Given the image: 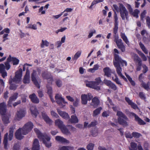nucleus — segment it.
Instances as JSON below:
<instances>
[{
	"instance_id": "f257e3e1",
	"label": "nucleus",
	"mask_w": 150,
	"mask_h": 150,
	"mask_svg": "<svg viewBox=\"0 0 150 150\" xmlns=\"http://www.w3.org/2000/svg\"><path fill=\"white\" fill-rule=\"evenodd\" d=\"M34 130L38 138L42 141L43 143L47 147L49 148L51 146V144L50 141V138L49 137L45 134H42L37 128L34 129Z\"/></svg>"
},
{
	"instance_id": "f03ea898",
	"label": "nucleus",
	"mask_w": 150,
	"mask_h": 150,
	"mask_svg": "<svg viewBox=\"0 0 150 150\" xmlns=\"http://www.w3.org/2000/svg\"><path fill=\"white\" fill-rule=\"evenodd\" d=\"M102 83L100 77H98L95 79V81H88L86 82V86L87 87L92 88L97 90H99L100 87L98 85Z\"/></svg>"
},
{
	"instance_id": "7ed1b4c3",
	"label": "nucleus",
	"mask_w": 150,
	"mask_h": 150,
	"mask_svg": "<svg viewBox=\"0 0 150 150\" xmlns=\"http://www.w3.org/2000/svg\"><path fill=\"white\" fill-rule=\"evenodd\" d=\"M120 13L121 17L122 19L124 20L126 19L128 20V12L125 7L122 4H119Z\"/></svg>"
},
{
	"instance_id": "20e7f679",
	"label": "nucleus",
	"mask_w": 150,
	"mask_h": 150,
	"mask_svg": "<svg viewBox=\"0 0 150 150\" xmlns=\"http://www.w3.org/2000/svg\"><path fill=\"white\" fill-rule=\"evenodd\" d=\"M10 62H8L7 59V61L4 63V65L3 64H0V73L2 75H7V73L5 69L8 70L10 68Z\"/></svg>"
},
{
	"instance_id": "39448f33",
	"label": "nucleus",
	"mask_w": 150,
	"mask_h": 150,
	"mask_svg": "<svg viewBox=\"0 0 150 150\" xmlns=\"http://www.w3.org/2000/svg\"><path fill=\"white\" fill-rule=\"evenodd\" d=\"M33 123L30 122L26 123L22 128V132L23 135H26L30 132L33 127Z\"/></svg>"
},
{
	"instance_id": "423d86ee",
	"label": "nucleus",
	"mask_w": 150,
	"mask_h": 150,
	"mask_svg": "<svg viewBox=\"0 0 150 150\" xmlns=\"http://www.w3.org/2000/svg\"><path fill=\"white\" fill-rule=\"evenodd\" d=\"M55 98L56 102L61 108H63L65 105L63 104H65L67 103V102L65 101L64 99L62 97V96L58 94L56 95Z\"/></svg>"
},
{
	"instance_id": "0eeeda50",
	"label": "nucleus",
	"mask_w": 150,
	"mask_h": 150,
	"mask_svg": "<svg viewBox=\"0 0 150 150\" xmlns=\"http://www.w3.org/2000/svg\"><path fill=\"white\" fill-rule=\"evenodd\" d=\"M128 116L129 117H134L135 118L134 120L137 122L139 125H144L146 124V123L143 120L140 118L137 115L133 112H131Z\"/></svg>"
},
{
	"instance_id": "6e6552de",
	"label": "nucleus",
	"mask_w": 150,
	"mask_h": 150,
	"mask_svg": "<svg viewBox=\"0 0 150 150\" xmlns=\"http://www.w3.org/2000/svg\"><path fill=\"white\" fill-rule=\"evenodd\" d=\"M126 6L130 14L136 18H138V14L139 13V10L137 9H136L133 11L131 6L128 4H127Z\"/></svg>"
},
{
	"instance_id": "1a4fd4ad",
	"label": "nucleus",
	"mask_w": 150,
	"mask_h": 150,
	"mask_svg": "<svg viewBox=\"0 0 150 150\" xmlns=\"http://www.w3.org/2000/svg\"><path fill=\"white\" fill-rule=\"evenodd\" d=\"M114 57L115 61L114 62H117L119 64H120L122 66H127V62L125 60H122L118 54H115L114 55Z\"/></svg>"
},
{
	"instance_id": "9d476101",
	"label": "nucleus",
	"mask_w": 150,
	"mask_h": 150,
	"mask_svg": "<svg viewBox=\"0 0 150 150\" xmlns=\"http://www.w3.org/2000/svg\"><path fill=\"white\" fill-rule=\"evenodd\" d=\"M114 57L115 61L114 62H117L119 64H120L122 66H127V62L125 60H122L118 54H115L114 55Z\"/></svg>"
},
{
	"instance_id": "9b49d317",
	"label": "nucleus",
	"mask_w": 150,
	"mask_h": 150,
	"mask_svg": "<svg viewBox=\"0 0 150 150\" xmlns=\"http://www.w3.org/2000/svg\"><path fill=\"white\" fill-rule=\"evenodd\" d=\"M32 80L36 86L40 88V84L41 83V80L38 76H32Z\"/></svg>"
},
{
	"instance_id": "f8f14e48",
	"label": "nucleus",
	"mask_w": 150,
	"mask_h": 150,
	"mask_svg": "<svg viewBox=\"0 0 150 150\" xmlns=\"http://www.w3.org/2000/svg\"><path fill=\"white\" fill-rule=\"evenodd\" d=\"M7 60L8 62H12L13 65H18L20 61L18 58L15 57H12L11 55H9L7 58Z\"/></svg>"
},
{
	"instance_id": "ddd939ff",
	"label": "nucleus",
	"mask_w": 150,
	"mask_h": 150,
	"mask_svg": "<svg viewBox=\"0 0 150 150\" xmlns=\"http://www.w3.org/2000/svg\"><path fill=\"white\" fill-rule=\"evenodd\" d=\"M6 112V105L5 103H0V114L2 115H4Z\"/></svg>"
},
{
	"instance_id": "4468645a",
	"label": "nucleus",
	"mask_w": 150,
	"mask_h": 150,
	"mask_svg": "<svg viewBox=\"0 0 150 150\" xmlns=\"http://www.w3.org/2000/svg\"><path fill=\"white\" fill-rule=\"evenodd\" d=\"M29 98L31 101L35 103H38L39 102V100L35 93H33L29 96Z\"/></svg>"
},
{
	"instance_id": "2eb2a0df",
	"label": "nucleus",
	"mask_w": 150,
	"mask_h": 150,
	"mask_svg": "<svg viewBox=\"0 0 150 150\" xmlns=\"http://www.w3.org/2000/svg\"><path fill=\"white\" fill-rule=\"evenodd\" d=\"M25 114V112L24 110L22 109H20L19 110L17 111L16 113V116L18 120L21 119L24 117Z\"/></svg>"
},
{
	"instance_id": "dca6fc26",
	"label": "nucleus",
	"mask_w": 150,
	"mask_h": 150,
	"mask_svg": "<svg viewBox=\"0 0 150 150\" xmlns=\"http://www.w3.org/2000/svg\"><path fill=\"white\" fill-rule=\"evenodd\" d=\"M55 140L58 142L62 143H68L69 142L63 137L57 136L55 137Z\"/></svg>"
},
{
	"instance_id": "f3484780",
	"label": "nucleus",
	"mask_w": 150,
	"mask_h": 150,
	"mask_svg": "<svg viewBox=\"0 0 150 150\" xmlns=\"http://www.w3.org/2000/svg\"><path fill=\"white\" fill-rule=\"evenodd\" d=\"M22 128H20L16 131L15 133V136L16 138L18 140L21 139L23 137L22 135V134H23L22 133Z\"/></svg>"
},
{
	"instance_id": "a211bd4d",
	"label": "nucleus",
	"mask_w": 150,
	"mask_h": 150,
	"mask_svg": "<svg viewBox=\"0 0 150 150\" xmlns=\"http://www.w3.org/2000/svg\"><path fill=\"white\" fill-rule=\"evenodd\" d=\"M18 96V93H15L11 96L9 99L8 101V105L9 106L11 105V102L13 101H15L17 98Z\"/></svg>"
},
{
	"instance_id": "6ab92c4d",
	"label": "nucleus",
	"mask_w": 150,
	"mask_h": 150,
	"mask_svg": "<svg viewBox=\"0 0 150 150\" xmlns=\"http://www.w3.org/2000/svg\"><path fill=\"white\" fill-rule=\"evenodd\" d=\"M42 118L47 123L50 125H51L52 123V120L49 118L45 112H42Z\"/></svg>"
},
{
	"instance_id": "aec40b11",
	"label": "nucleus",
	"mask_w": 150,
	"mask_h": 150,
	"mask_svg": "<svg viewBox=\"0 0 150 150\" xmlns=\"http://www.w3.org/2000/svg\"><path fill=\"white\" fill-rule=\"evenodd\" d=\"M99 103L100 101L99 99L95 97L92 99V102L91 103L90 105L94 108H96L98 106Z\"/></svg>"
},
{
	"instance_id": "412c9836",
	"label": "nucleus",
	"mask_w": 150,
	"mask_h": 150,
	"mask_svg": "<svg viewBox=\"0 0 150 150\" xmlns=\"http://www.w3.org/2000/svg\"><path fill=\"white\" fill-rule=\"evenodd\" d=\"M40 145L37 139H35L33 144L32 150H40Z\"/></svg>"
},
{
	"instance_id": "4be33fe9",
	"label": "nucleus",
	"mask_w": 150,
	"mask_h": 150,
	"mask_svg": "<svg viewBox=\"0 0 150 150\" xmlns=\"http://www.w3.org/2000/svg\"><path fill=\"white\" fill-rule=\"evenodd\" d=\"M117 120L119 123L124 126H127L128 125L127 121L128 120H127L123 118H121L120 117H118Z\"/></svg>"
},
{
	"instance_id": "5701e85b",
	"label": "nucleus",
	"mask_w": 150,
	"mask_h": 150,
	"mask_svg": "<svg viewBox=\"0 0 150 150\" xmlns=\"http://www.w3.org/2000/svg\"><path fill=\"white\" fill-rule=\"evenodd\" d=\"M114 38V41L116 43L117 47L121 45L122 44H123L122 40L121 39L119 38V37L118 35H115Z\"/></svg>"
},
{
	"instance_id": "b1692460",
	"label": "nucleus",
	"mask_w": 150,
	"mask_h": 150,
	"mask_svg": "<svg viewBox=\"0 0 150 150\" xmlns=\"http://www.w3.org/2000/svg\"><path fill=\"white\" fill-rule=\"evenodd\" d=\"M125 100L127 102L128 104L130 105L134 109H136L137 108V105L133 102L129 98L125 97Z\"/></svg>"
},
{
	"instance_id": "393cba45",
	"label": "nucleus",
	"mask_w": 150,
	"mask_h": 150,
	"mask_svg": "<svg viewBox=\"0 0 150 150\" xmlns=\"http://www.w3.org/2000/svg\"><path fill=\"white\" fill-rule=\"evenodd\" d=\"M2 119L3 122L4 124H7L9 122V118L10 116L9 114L2 115Z\"/></svg>"
},
{
	"instance_id": "a878e982",
	"label": "nucleus",
	"mask_w": 150,
	"mask_h": 150,
	"mask_svg": "<svg viewBox=\"0 0 150 150\" xmlns=\"http://www.w3.org/2000/svg\"><path fill=\"white\" fill-rule=\"evenodd\" d=\"M114 65L116 68L117 72L118 75H122L121 73L122 69L119 64H118L117 62H114Z\"/></svg>"
},
{
	"instance_id": "bb28decb",
	"label": "nucleus",
	"mask_w": 150,
	"mask_h": 150,
	"mask_svg": "<svg viewBox=\"0 0 150 150\" xmlns=\"http://www.w3.org/2000/svg\"><path fill=\"white\" fill-rule=\"evenodd\" d=\"M103 70L105 74V75H110L112 74H114L115 72L114 71H112L108 67L104 68Z\"/></svg>"
},
{
	"instance_id": "cd10ccee",
	"label": "nucleus",
	"mask_w": 150,
	"mask_h": 150,
	"mask_svg": "<svg viewBox=\"0 0 150 150\" xmlns=\"http://www.w3.org/2000/svg\"><path fill=\"white\" fill-rule=\"evenodd\" d=\"M21 76H15L14 77L13 79L11 78V81L12 82L17 83H19L20 82H21Z\"/></svg>"
},
{
	"instance_id": "c85d7f7f",
	"label": "nucleus",
	"mask_w": 150,
	"mask_h": 150,
	"mask_svg": "<svg viewBox=\"0 0 150 150\" xmlns=\"http://www.w3.org/2000/svg\"><path fill=\"white\" fill-rule=\"evenodd\" d=\"M15 129V126H13L10 128L9 135L8 136V139L11 141L12 139L13 136V132L14 130Z\"/></svg>"
},
{
	"instance_id": "c756f323",
	"label": "nucleus",
	"mask_w": 150,
	"mask_h": 150,
	"mask_svg": "<svg viewBox=\"0 0 150 150\" xmlns=\"http://www.w3.org/2000/svg\"><path fill=\"white\" fill-rule=\"evenodd\" d=\"M81 103L83 104L86 105L87 103L88 99V95L86 94H82L81 96Z\"/></svg>"
},
{
	"instance_id": "7c9ffc66",
	"label": "nucleus",
	"mask_w": 150,
	"mask_h": 150,
	"mask_svg": "<svg viewBox=\"0 0 150 150\" xmlns=\"http://www.w3.org/2000/svg\"><path fill=\"white\" fill-rule=\"evenodd\" d=\"M69 121L72 123H77L79 122V120L75 115H72Z\"/></svg>"
},
{
	"instance_id": "2f4dec72",
	"label": "nucleus",
	"mask_w": 150,
	"mask_h": 150,
	"mask_svg": "<svg viewBox=\"0 0 150 150\" xmlns=\"http://www.w3.org/2000/svg\"><path fill=\"white\" fill-rule=\"evenodd\" d=\"M30 110L32 114L36 117L38 114V112L36 106H32L30 108Z\"/></svg>"
},
{
	"instance_id": "473e14b6",
	"label": "nucleus",
	"mask_w": 150,
	"mask_h": 150,
	"mask_svg": "<svg viewBox=\"0 0 150 150\" xmlns=\"http://www.w3.org/2000/svg\"><path fill=\"white\" fill-rule=\"evenodd\" d=\"M8 135V133H6L5 134L3 141V144L4 145V148L6 149H8L7 145L8 144L7 138Z\"/></svg>"
},
{
	"instance_id": "72a5a7b5",
	"label": "nucleus",
	"mask_w": 150,
	"mask_h": 150,
	"mask_svg": "<svg viewBox=\"0 0 150 150\" xmlns=\"http://www.w3.org/2000/svg\"><path fill=\"white\" fill-rule=\"evenodd\" d=\"M120 36L121 38L123 39L124 42L128 45H129V42L127 39V37L124 33H121L120 34Z\"/></svg>"
},
{
	"instance_id": "f704fd0d",
	"label": "nucleus",
	"mask_w": 150,
	"mask_h": 150,
	"mask_svg": "<svg viewBox=\"0 0 150 150\" xmlns=\"http://www.w3.org/2000/svg\"><path fill=\"white\" fill-rule=\"evenodd\" d=\"M120 36L121 38L123 39L124 42L128 45H129V42L127 39V37L124 33H121L120 34Z\"/></svg>"
},
{
	"instance_id": "c9c22d12",
	"label": "nucleus",
	"mask_w": 150,
	"mask_h": 150,
	"mask_svg": "<svg viewBox=\"0 0 150 150\" xmlns=\"http://www.w3.org/2000/svg\"><path fill=\"white\" fill-rule=\"evenodd\" d=\"M120 36L121 38L123 39L124 42L128 45H129V42L127 39V37L124 33H121L120 34Z\"/></svg>"
},
{
	"instance_id": "e433bc0d",
	"label": "nucleus",
	"mask_w": 150,
	"mask_h": 150,
	"mask_svg": "<svg viewBox=\"0 0 150 150\" xmlns=\"http://www.w3.org/2000/svg\"><path fill=\"white\" fill-rule=\"evenodd\" d=\"M59 114L62 117L65 119H68L69 118V115L65 112L61 111L59 110H58Z\"/></svg>"
},
{
	"instance_id": "4c0bfd02",
	"label": "nucleus",
	"mask_w": 150,
	"mask_h": 150,
	"mask_svg": "<svg viewBox=\"0 0 150 150\" xmlns=\"http://www.w3.org/2000/svg\"><path fill=\"white\" fill-rule=\"evenodd\" d=\"M50 43L46 40H42L40 44V47L44 48L45 46L47 47L49 45Z\"/></svg>"
},
{
	"instance_id": "58836bf2",
	"label": "nucleus",
	"mask_w": 150,
	"mask_h": 150,
	"mask_svg": "<svg viewBox=\"0 0 150 150\" xmlns=\"http://www.w3.org/2000/svg\"><path fill=\"white\" fill-rule=\"evenodd\" d=\"M81 51H77L72 57V59L74 61H76L77 59L79 58L81 55Z\"/></svg>"
},
{
	"instance_id": "ea45409f",
	"label": "nucleus",
	"mask_w": 150,
	"mask_h": 150,
	"mask_svg": "<svg viewBox=\"0 0 150 150\" xmlns=\"http://www.w3.org/2000/svg\"><path fill=\"white\" fill-rule=\"evenodd\" d=\"M117 115L118 117L123 118L127 120H128V118L122 112L120 111H118L117 113Z\"/></svg>"
},
{
	"instance_id": "a19ab883",
	"label": "nucleus",
	"mask_w": 150,
	"mask_h": 150,
	"mask_svg": "<svg viewBox=\"0 0 150 150\" xmlns=\"http://www.w3.org/2000/svg\"><path fill=\"white\" fill-rule=\"evenodd\" d=\"M55 125L57 126L60 129L64 125H63V122L59 119H57L55 120Z\"/></svg>"
},
{
	"instance_id": "79ce46f5",
	"label": "nucleus",
	"mask_w": 150,
	"mask_h": 150,
	"mask_svg": "<svg viewBox=\"0 0 150 150\" xmlns=\"http://www.w3.org/2000/svg\"><path fill=\"white\" fill-rule=\"evenodd\" d=\"M130 147L129 148V150H136L137 149V144L134 142H131L130 144Z\"/></svg>"
},
{
	"instance_id": "37998d69",
	"label": "nucleus",
	"mask_w": 150,
	"mask_h": 150,
	"mask_svg": "<svg viewBox=\"0 0 150 150\" xmlns=\"http://www.w3.org/2000/svg\"><path fill=\"white\" fill-rule=\"evenodd\" d=\"M99 67L100 66L98 64H96L94 65V67L93 68H90L88 69V71H90L91 72H93L96 70H98Z\"/></svg>"
},
{
	"instance_id": "c03bdc74",
	"label": "nucleus",
	"mask_w": 150,
	"mask_h": 150,
	"mask_svg": "<svg viewBox=\"0 0 150 150\" xmlns=\"http://www.w3.org/2000/svg\"><path fill=\"white\" fill-rule=\"evenodd\" d=\"M30 81L29 76H24L23 80V82L24 83H29L30 82Z\"/></svg>"
},
{
	"instance_id": "a18cd8bd",
	"label": "nucleus",
	"mask_w": 150,
	"mask_h": 150,
	"mask_svg": "<svg viewBox=\"0 0 150 150\" xmlns=\"http://www.w3.org/2000/svg\"><path fill=\"white\" fill-rule=\"evenodd\" d=\"M142 65L143 64H142V61L140 62H139L136 63V71H139L141 70Z\"/></svg>"
},
{
	"instance_id": "49530a36",
	"label": "nucleus",
	"mask_w": 150,
	"mask_h": 150,
	"mask_svg": "<svg viewBox=\"0 0 150 150\" xmlns=\"http://www.w3.org/2000/svg\"><path fill=\"white\" fill-rule=\"evenodd\" d=\"M25 28H26L31 29L34 30H36L37 29V25L35 24H29Z\"/></svg>"
},
{
	"instance_id": "de8ad7c7",
	"label": "nucleus",
	"mask_w": 150,
	"mask_h": 150,
	"mask_svg": "<svg viewBox=\"0 0 150 150\" xmlns=\"http://www.w3.org/2000/svg\"><path fill=\"white\" fill-rule=\"evenodd\" d=\"M96 33V30L94 29H91L89 32L88 35V38H91L94 34Z\"/></svg>"
},
{
	"instance_id": "09e8293b",
	"label": "nucleus",
	"mask_w": 150,
	"mask_h": 150,
	"mask_svg": "<svg viewBox=\"0 0 150 150\" xmlns=\"http://www.w3.org/2000/svg\"><path fill=\"white\" fill-rule=\"evenodd\" d=\"M91 134L93 137L96 136L98 134V130L97 128H95L91 131Z\"/></svg>"
},
{
	"instance_id": "8fccbe9b",
	"label": "nucleus",
	"mask_w": 150,
	"mask_h": 150,
	"mask_svg": "<svg viewBox=\"0 0 150 150\" xmlns=\"http://www.w3.org/2000/svg\"><path fill=\"white\" fill-rule=\"evenodd\" d=\"M9 82L10 84H11V85L9 87L10 89V90H16L17 87V86L15 85L12 84V81H11V79H10L9 80Z\"/></svg>"
},
{
	"instance_id": "3c124183",
	"label": "nucleus",
	"mask_w": 150,
	"mask_h": 150,
	"mask_svg": "<svg viewBox=\"0 0 150 150\" xmlns=\"http://www.w3.org/2000/svg\"><path fill=\"white\" fill-rule=\"evenodd\" d=\"M60 129L64 134H68L69 132L68 129L64 125H63Z\"/></svg>"
},
{
	"instance_id": "603ef678",
	"label": "nucleus",
	"mask_w": 150,
	"mask_h": 150,
	"mask_svg": "<svg viewBox=\"0 0 150 150\" xmlns=\"http://www.w3.org/2000/svg\"><path fill=\"white\" fill-rule=\"evenodd\" d=\"M41 69L38 68L36 70H33L31 75H36L40 74Z\"/></svg>"
},
{
	"instance_id": "864d4df0",
	"label": "nucleus",
	"mask_w": 150,
	"mask_h": 150,
	"mask_svg": "<svg viewBox=\"0 0 150 150\" xmlns=\"http://www.w3.org/2000/svg\"><path fill=\"white\" fill-rule=\"evenodd\" d=\"M101 110L102 108L100 107L94 110L93 113V116H95L99 114L100 113V111Z\"/></svg>"
},
{
	"instance_id": "5fc2aeb1",
	"label": "nucleus",
	"mask_w": 150,
	"mask_h": 150,
	"mask_svg": "<svg viewBox=\"0 0 150 150\" xmlns=\"http://www.w3.org/2000/svg\"><path fill=\"white\" fill-rule=\"evenodd\" d=\"M138 53L141 57L142 60L144 61H146L147 60V58L145 55L141 51H139Z\"/></svg>"
},
{
	"instance_id": "6e6d98bb",
	"label": "nucleus",
	"mask_w": 150,
	"mask_h": 150,
	"mask_svg": "<svg viewBox=\"0 0 150 150\" xmlns=\"http://www.w3.org/2000/svg\"><path fill=\"white\" fill-rule=\"evenodd\" d=\"M50 76H44V78L45 79H46L47 80V81L48 83H52V82L53 81V79L52 77H48Z\"/></svg>"
},
{
	"instance_id": "4d7b16f0",
	"label": "nucleus",
	"mask_w": 150,
	"mask_h": 150,
	"mask_svg": "<svg viewBox=\"0 0 150 150\" xmlns=\"http://www.w3.org/2000/svg\"><path fill=\"white\" fill-rule=\"evenodd\" d=\"M112 80L114 81L116 83L119 85H121V83L119 80L118 78L116 76H114L112 77Z\"/></svg>"
},
{
	"instance_id": "13d9d810",
	"label": "nucleus",
	"mask_w": 150,
	"mask_h": 150,
	"mask_svg": "<svg viewBox=\"0 0 150 150\" xmlns=\"http://www.w3.org/2000/svg\"><path fill=\"white\" fill-rule=\"evenodd\" d=\"M94 146V144L92 143H89L87 146L88 150H93Z\"/></svg>"
},
{
	"instance_id": "bf43d9fd",
	"label": "nucleus",
	"mask_w": 150,
	"mask_h": 150,
	"mask_svg": "<svg viewBox=\"0 0 150 150\" xmlns=\"http://www.w3.org/2000/svg\"><path fill=\"white\" fill-rule=\"evenodd\" d=\"M134 59L135 61L137 63L139 62H140L142 61L141 59L138 57V56L136 54H134Z\"/></svg>"
},
{
	"instance_id": "052dcab7",
	"label": "nucleus",
	"mask_w": 150,
	"mask_h": 150,
	"mask_svg": "<svg viewBox=\"0 0 150 150\" xmlns=\"http://www.w3.org/2000/svg\"><path fill=\"white\" fill-rule=\"evenodd\" d=\"M47 93L49 94V96H50V95H51L52 93V87L48 85H47Z\"/></svg>"
},
{
	"instance_id": "680f3d73",
	"label": "nucleus",
	"mask_w": 150,
	"mask_h": 150,
	"mask_svg": "<svg viewBox=\"0 0 150 150\" xmlns=\"http://www.w3.org/2000/svg\"><path fill=\"white\" fill-rule=\"evenodd\" d=\"M20 145L19 143H15L13 146V150H19Z\"/></svg>"
},
{
	"instance_id": "e2e57ef3",
	"label": "nucleus",
	"mask_w": 150,
	"mask_h": 150,
	"mask_svg": "<svg viewBox=\"0 0 150 150\" xmlns=\"http://www.w3.org/2000/svg\"><path fill=\"white\" fill-rule=\"evenodd\" d=\"M142 86L146 90L148 91L149 89V88L148 83H142Z\"/></svg>"
},
{
	"instance_id": "0e129e2a",
	"label": "nucleus",
	"mask_w": 150,
	"mask_h": 150,
	"mask_svg": "<svg viewBox=\"0 0 150 150\" xmlns=\"http://www.w3.org/2000/svg\"><path fill=\"white\" fill-rule=\"evenodd\" d=\"M143 68L142 72L144 74L146 73L148 71V68L145 64H143L142 65Z\"/></svg>"
},
{
	"instance_id": "69168bd1",
	"label": "nucleus",
	"mask_w": 150,
	"mask_h": 150,
	"mask_svg": "<svg viewBox=\"0 0 150 150\" xmlns=\"http://www.w3.org/2000/svg\"><path fill=\"white\" fill-rule=\"evenodd\" d=\"M132 136L133 137H134L137 138H139L141 136V134L138 132H133L132 133Z\"/></svg>"
},
{
	"instance_id": "338daca9",
	"label": "nucleus",
	"mask_w": 150,
	"mask_h": 150,
	"mask_svg": "<svg viewBox=\"0 0 150 150\" xmlns=\"http://www.w3.org/2000/svg\"><path fill=\"white\" fill-rule=\"evenodd\" d=\"M118 25L115 24V26L113 29V33L114 34V37L115 35H118L116 34L118 29Z\"/></svg>"
},
{
	"instance_id": "774afa93",
	"label": "nucleus",
	"mask_w": 150,
	"mask_h": 150,
	"mask_svg": "<svg viewBox=\"0 0 150 150\" xmlns=\"http://www.w3.org/2000/svg\"><path fill=\"white\" fill-rule=\"evenodd\" d=\"M55 83L57 86L59 87H61L62 85V81L59 79H57Z\"/></svg>"
}]
</instances>
